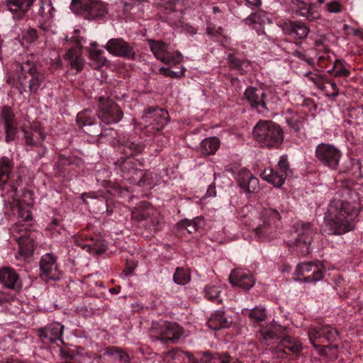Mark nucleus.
<instances>
[{"mask_svg":"<svg viewBox=\"0 0 363 363\" xmlns=\"http://www.w3.org/2000/svg\"><path fill=\"white\" fill-rule=\"evenodd\" d=\"M348 199L335 198L328 205L325 218L330 235H341L354 229L362 208L359 194L352 189H345Z\"/></svg>","mask_w":363,"mask_h":363,"instance_id":"f257e3e1","label":"nucleus"},{"mask_svg":"<svg viewBox=\"0 0 363 363\" xmlns=\"http://www.w3.org/2000/svg\"><path fill=\"white\" fill-rule=\"evenodd\" d=\"M6 213L16 216L19 220L10 228V233L18 243L21 251L28 253L33 250V240L30 239V230L23 222L31 220L32 215L28 206L19 199H14L6 204Z\"/></svg>","mask_w":363,"mask_h":363,"instance_id":"f03ea898","label":"nucleus"},{"mask_svg":"<svg viewBox=\"0 0 363 363\" xmlns=\"http://www.w3.org/2000/svg\"><path fill=\"white\" fill-rule=\"evenodd\" d=\"M280 220L281 216L277 209L263 208L258 216L250 221L248 226L259 240H269L276 235Z\"/></svg>","mask_w":363,"mask_h":363,"instance_id":"7ed1b4c3","label":"nucleus"},{"mask_svg":"<svg viewBox=\"0 0 363 363\" xmlns=\"http://www.w3.org/2000/svg\"><path fill=\"white\" fill-rule=\"evenodd\" d=\"M118 167L121 176L123 179L128 181L133 184L139 186H147L152 188L153 181L152 174L145 172L141 169L142 164L138 160L132 157H128L122 161L118 160L115 162Z\"/></svg>","mask_w":363,"mask_h":363,"instance_id":"20e7f679","label":"nucleus"},{"mask_svg":"<svg viewBox=\"0 0 363 363\" xmlns=\"http://www.w3.org/2000/svg\"><path fill=\"white\" fill-rule=\"evenodd\" d=\"M254 139L262 146L278 147L284 140V132L279 125L272 121L259 120L252 130Z\"/></svg>","mask_w":363,"mask_h":363,"instance_id":"39448f33","label":"nucleus"},{"mask_svg":"<svg viewBox=\"0 0 363 363\" xmlns=\"http://www.w3.org/2000/svg\"><path fill=\"white\" fill-rule=\"evenodd\" d=\"M15 69L20 72L18 80L20 87H18L20 94L26 91V87L28 85L30 94H36L45 81L44 74L38 70L36 65L30 60H27L23 63L15 64Z\"/></svg>","mask_w":363,"mask_h":363,"instance_id":"423d86ee","label":"nucleus"},{"mask_svg":"<svg viewBox=\"0 0 363 363\" xmlns=\"http://www.w3.org/2000/svg\"><path fill=\"white\" fill-rule=\"evenodd\" d=\"M70 9L89 20H100L108 13L107 5L100 0H72Z\"/></svg>","mask_w":363,"mask_h":363,"instance_id":"0eeeda50","label":"nucleus"},{"mask_svg":"<svg viewBox=\"0 0 363 363\" xmlns=\"http://www.w3.org/2000/svg\"><path fill=\"white\" fill-rule=\"evenodd\" d=\"M150 333L154 341L176 344L182 336L184 330L176 323L160 321L153 323Z\"/></svg>","mask_w":363,"mask_h":363,"instance_id":"6e6552de","label":"nucleus"},{"mask_svg":"<svg viewBox=\"0 0 363 363\" xmlns=\"http://www.w3.org/2000/svg\"><path fill=\"white\" fill-rule=\"evenodd\" d=\"M342 156L341 150L332 143H321L315 149L316 161L330 170H337L339 168Z\"/></svg>","mask_w":363,"mask_h":363,"instance_id":"1a4fd4ad","label":"nucleus"},{"mask_svg":"<svg viewBox=\"0 0 363 363\" xmlns=\"http://www.w3.org/2000/svg\"><path fill=\"white\" fill-rule=\"evenodd\" d=\"M296 237L294 240H290L289 246L293 250L305 256L311 252V244L314 235V231L309 223L298 222L295 225Z\"/></svg>","mask_w":363,"mask_h":363,"instance_id":"9d476101","label":"nucleus"},{"mask_svg":"<svg viewBox=\"0 0 363 363\" xmlns=\"http://www.w3.org/2000/svg\"><path fill=\"white\" fill-rule=\"evenodd\" d=\"M123 116L120 106L108 97L100 96L98 100L97 117L106 125L118 123Z\"/></svg>","mask_w":363,"mask_h":363,"instance_id":"9b49d317","label":"nucleus"},{"mask_svg":"<svg viewBox=\"0 0 363 363\" xmlns=\"http://www.w3.org/2000/svg\"><path fill=\"white\" fill-rule=\"evenodd\" d=\"M325 273V267L318 260L300 263L296 268V274L302 277L299 280L305 283L315 284L323 279Z\"/></svg>","mask_w":363,"mask_h":363,"instance_id":"f8f14e48","label":"nucleus"},{"mask_svg":"<svg viewBox=\"0 0 363 363\" xmlns=\"http://www.w3.org/2000/svg\"><path fill=\"white\" fill-rule=\"evenodd\" d=\"M307 334L311 344L333 342L338 340L339 333L330 325L321 323L311 325L308 328Z\"/></svg>","mask_w":363,"mask_h":363,"instance_id":"ddd939ff","label":"nucleus"},{"mask_svg":"<svg viewBox=\"0 0 363 363\" xmlns=\"http://www.w3.org/2000/svg\"><path fill=\"white\" fill-rule=\"evenodd\" d=\"M169 113L158 107H150L143 112L142 119L146 128H150L154 133L161 131L167 125Z\"/></svg>","mask_w":363,"mask_h":363,"instance_id":"4468645a","label":"nucleus"},{"mask_svg":"<svg viewBox=\"0 0 363 363\" xmlns=\"http://www.w3.org/2000/svg\"><path fill=\"white\" fill-rule=\"evenodd\" d=\"M149 43L151 51L157 60L171 65H175L182 62V54L177 51H169L167 45L163 42L151 40Z\"/></svg>","mask_w":363,"mask_h":363,"instance_id":"2eb2a0df","label":"nucleus"},{"mask_svg":"<svg viewBox=\"0 0 363 363\" xmlns=\"http://www.w3.org/2000/svg\"><path fill=\"white\" fill-rule=\"evenodd\" d=\"M40 276L45 281L58 280L61 272L57 264V257L52 253H46L40 258Z\"/></svg>","mask_w":363,"mask_h":363,"instance_id":"dca6fc26","label":"nucleus"},{"mask_svg":"<svg viewBox=\"0 0 363 363\" xmlns=\"http://www.w3.org/2000/svg\"><path fill=\"white\" fill-rule=\"evenodd\" d=\"M105 48L112 55L124 57L128 60H135V51L133 47L122 38L110 39Z\"/></svg>","mask_w":363,"mask_h":363,"instance_id":"f3484780","label":"nucleus"},{"mask_svg":"<svg viewBox=\"0 0 363 363\" xmlns=\"http://www.w3.org/2000/svg\"><path fill=\"white\" fill-rule=\"evenodd\" d=\"M229 281L233 286L240 288L245 291L250 289L255 283L252 274L246 269H237L231 272Z\"/></svg>","mask_w":363,"mask_h":363,"instance_id":"a211bd4d","label":"nucleus"},{"mask_svg":"<svg viewBox=\"0 0 363 363\" xmlns=\"http://www.w3.org/2000/svg\"><path fill=\"white\" fill-rule=\"evenodd\" d=\"M235 179L240 188L245 193H254L259 189L258 179L245 167L238 170Z\"/></svg>","mask_w":363,"mask_h":363,"instance_id":"6ab92c4d","label":"nucleus"},{"mask_svg":"<svg viewBox=\"0 0 363 363\" xmlns=\"http://www.w3.org/2000/svg\"><path fill=\"white\" fill-rule=\"evenodd\" d=\"M64 325L60 323H52L45 328L38 329V333L40 340L45 344H52L62 340Z\"/></svg>","mask_w":363,"mask_h":363,"instance_id":"aec40b11","label":"nucleus"},{"mask_svg":"<svg viewBox=\"0 0 363 363\" xmlns=\"http://www.w3.org/2000/svg\"><path fill=\"white\" fill-rule=\"evenodd\" d=\"M244 95L252 108H255L259 113H264L267 111L264 101L265 93L262 89L248 86Z\"/></svg>","mask_w":363,"mask_h":363,"instance_id":"412c9836","label":"nucleus"},{"mask_svg":"<svg viewBox=\"0 0 363 363\" xmlns=\"http://www.w3.org/2000/svg\"><path fill=\"white\" fill-rule=\"evenodd\" d=\"M286 331V328L281 325H272L262 328L259 332L258 338L262 344L269 345L284 337Z\"/></svg>","mask_w":363,"mask_h":363,"instance_id":"4be33fe9","label":"nucleus"},{"mask_svg":"<svg viewBox=\"0 0 363 363\" xmlns=\"http://www.w3.org/2000/svg\"><path fill=\"white\" fill-rule=\"evenodd\" d=\"M303 350L302 344L295 338L290 336L281 337L279 345L272 350L277 358H284L285 354L290 352L293 354H298Z\"/></svg>","mask_w":363,"mask_h":363,"instance_id":"5701e85b","label":"nucleus"},{"mask_svg":"<svg viewBox=\"0 0 363 363\" xmlns=\"http://www.w3.org/2000/svg\"><path fill=\"white\" fill-rule=\"evenodd\" d=\"M291 6L297 14L309 21H315L320 18V14L313 4H307L303 0H291Z\"/></svg>","mask_w":363,"mask_h":363,"instance_id":"b1692460","label":"nucleus"},{"mask_svg":"<svg viewBox=\"0 0 363 363\" xmlns=\"http://www.w3.org/2000/svg\"><path fill=\"white\" fill-rule=\"evenodd\" d=\"M1 118L4 125L6 142L13 141L17 134V123L12 109L9 106L2 108Z\"/></svg>","mask_w":363,"mask_h":363,"instance_id":"393cba45","label":"nucleus"},{"mask_svg":"<svg viewBox=\"0 0 363 363\" xmlns=\"http://www.w3.org/2000/svg\"><path fill=\"white\" fill-rule=\"evenodd\" d=\"M0 284L12 290L17 291L21 288V282L18 273L9 267L0 268Z\"/></svg>","mask_w":363,"mask_h":363,"instance_id":"a878e982","label":"nucleus"},{"mask_svg":"<svg viewBox=\"0 0 363 363\" xmlns=\"http://www.w3.org/2000/svg\"><path fill=\"white\" fill-rule=\"evenodd\" d=\"M284 32L286 35L293 36L297 41L296 45L301 43V40L307 37L309 28L305 23L301 21H289L284 25Z\"/></svg>","mask_w":363,"mask_h":363,"instance_id":"bb28decb","label":"nucleus"},{"mask_svg":"<svg viewBox=\"0 0 363 363\" xmlns=\"http://www.w3.org/2000/svg\"><path fill=\"white\" fill-rule=\"evenodd\" d=\"M35 0H6L9 11L17 18H22L33 6Z\"/></svg>","mask_w":363,"mask_h":363,"instance_id":"cd10ccee","label":"nucleus"},{"mask_svg":"<svg viewBox=\"0 0 363 363\" xmlns=\"http://www.w3.org/2000/svg\"><path fill=\"white\" fill-rule=\"evenodd\" d=\"M64 59L69 63L70 67L75 69L77 72L82 70L84 65V59L79 50L77 48L69 49L65 55Z\"/></svg>","mask_w":363,"mask_h":363,"instance_id":"c85d7f7f","label":"nucleus"},{"mask_svg":"<svg viewBox=\"0 0 363 363\" xmlns=\"http://www.w3.org/2000/svg\"><path fill=\"white\" fill-rule=\"evenodd\" d=\"M24 133V139L28 146H38L45 138L42 130L37 126H32L30 130L22 129Z\"/></svg>","mask_w":363,"mask_h":363,"instance_id":"c756f323","label":"nucleus"},{"mask_svg":"<svg viewBox=\"0 0 363 363\" xmlns=\"http://www.w3.org/2000/svg\"><path fill=\"white\" fill-rule=\"evenodd\" d=\"M104 355L106 360L110 363H128L130 360L127 352L116 347L106 348Z\"/></svg>","mask_w":363,"mask_h":363,"instance_id":"7c9ffc66","label":"nucleus"},{"mask_svg":"<svg viewBox=\"0 0 363 363\" xmlns=\"http://www.w3.org/2000/svg\"><path fill=\"white\" fill-rule=\"evenodd\" d=\"M261 178L272 184L274 187L279 188L285 182L286 179L283 175L279 174V172L275 168H265L260 174Z\"/></svg>","mask_w":363,"mask_h":363,"instance_id":"2f4dec72","label":"nucleus"},{"mask_svg":"<svg viewBox=\"0 0 363 363\" xmlns=\"http://www.w3.org/2000/svg\"><path fill=\"white\" fill-rule=\"evenodd\" d=\"M207 324L211 329L218 330L228 328L231 324V321L225 315L223 311H218L211 315Z\"/></svg>","mask_w":363,"mask_h":363,"instance_id":"473e14b6","label":"nucleus"},{"mask_svg":"<svg viewBox=\"0 0 363 363\" xmlns=\"http://www.w3.org/2000/svg\"><path fill=\"white\" fill-rule=\"evenodd\" d=\"M228 62L230 68L237 71L240 74H243L249 67V62L243 57H240L236 53L228 54Z\"/></svg>","mask_w":363,"mask_h":363,"instance_id":"72a5a7b5","label":"nucleus"},{"mask_svg":"<svg viewBox=\"0 0 363 363\" xmlns=\"http://www.w3.org/2000/svg\"><path fill=\"white\" fill-rule=\"evenodd\" d=\"M220 147V140L216 137H210L200 143V151L203 155H214Z\"/></svg>","mask_w":363,"mask_h":363,"instance_id":"f704fd0d","label":"nucleus"},{"mask_svg":"<svg viewBox=\"0 0 363 363\" xmlns=\"http://www.w3.org/2000/svg\"><path fill=\"white\" fill-rule=\"evenodd\" d=\"M97 113L90 109H85L77 114V123L79 127L92 125L96 121Z\"/></svg>","mask_w":363,"mask_h":363,"instance_id":"c9c22d12","label":"nucleus"},{"mask_svg":"<svg viewBox=\"0 0 363 363\" xmlns=\"http://www.w3.org/2000/svg\"><path fill=\"white\" fill-rule=\"evenodd\" d=\"M12 169L11 162L8 157H3L0 160V187L4 186L9 178Z\"/></svg>","mask_w":363,"mask_h":363,"instance_id":"e433bc0d","label":"nucleus"},{"mask_svg":"<svg viewBox=\"0 0 363 363\" xmlns=\"http://www.w3.org/2000/svg\"><path fill=\"white\" fill-rule=\"evenodd\" d=\"M184 359V351L179 349H173L163 354V360L166 363H183Z\"/></svg>","mask_w":363,"mask_h":363,"instance_id":"4c0bfd02","label":"nucleus"},{"mask_svg":"<svg viewBox=\"0 0 363 363\" xmlns=\"http://www.w3.org/2000/svg\"><path fill=\"white\" fill-rule=\"evenodd\" d=\"M89 58L91 60V65L95 69H99L105 65L106 59L104 56V51L96 49H91L89 50Z\"/></svg>","mask_w":363,"mask_h":363,"instance_id":"58836bf2","label":"nucleus"},{"mask_svg":"<svg viewBox=\"0 0 363 363\" xmlns=\"http://www.w3.org/2000/svg\"><path fill=\"white\" fill-rule=\"evenodd\" d=\"M40 6L38 14L45 20H50L54 16L55 8L52 6L51 0H40Z\"/></svg>","mask_w":363,"mask_h":363,"instance_id":"ea45409f","label":"nucleus"},{"mask_svg":"<svg viewBox=\"0 0 363 363\" xmlns=\"http://www.w3.org/2000/svg\"><path fill=\"white\" fill-rule=\"evenodd\" d=\"M276 169L279 172L280 174L284 176L285 179L291 177L293 174V171L290 167V164L286 155H282L280 157Z\"/></svg>","mask_w":363,"mask_h":363,"instance_id":"a19ab883","label":"nucleus"},{"mask_svg":"<svg viewBox=\"0 0 363 363\" xmlns=\"http://www.w3.org/2000/svg\"><path fill=\"white\" fill-rule=\"evenodd\" d=\"M81 247L87 252L95 254H101L104 252L106 249L104 241L101 239H97L95 242L91 240V243L84 244Z\"/></svg>","mask_w":363,"mask_h":363,"instance_id":"79ce46f5","label":"nucleus"},{"mask_svg":"<svg viewBox=\"0 0 363 363\" xmlns=\"http://www.w3.org/2000/svg\"><path fill=\"white\" fill-rule=\"evenodd\" d=\"M173 279L177 284L185 285L190 281V274L182 268H177L174 274Z\"/></svg>","mask_w":363,"mask_h":363,"instance_id":"37998d69","label":"nucleus"},{"mask_svg":"<svg viewBox=\"0 0 363 363\" xmlns=\"http://www.w3.org/2000/svg\"><path fill=\"white\" fill-rule=\"evenodd\" d=\"M220 293L218 287L213 285H207L204 288L205 296L209 300L220 303L221 299L220 298Z\"/></svg>","mask_w":363,"mask_h":363,"instance_id":"c03bdc74","label":"nucleus"},{"mask_svg":"<svg viewBox=\"0 0 363 363\" xmlns=\"http://www.w3.org/2000/svg\"><path fill=\"white\" fill-rule=\"evenodd\" d=\"M305 118L302 116L294 115L289 118H286L287 124L296 132H298L303 126Z\"/></svg>","mask_w":363,"mask_h":363,"instance_id":"a18cd8bd","label":"nucleus"},{"mask_svg":"<svg viewBox=\"0 0 363 363\" xmlns=\"http://www.w3.org/2000/svg\"><path fill=\"white\" fill-rule=\"evenodd\" d=\"M249 316L256 323H259L265 320L267 314L264 308L256 307L250 311Z\"/></svg>","mask_w":363,"mask_h":363,"instance_id":"49530a36","label":"nucleus"},{"mask_svg":"<svg viewBox=\"0 0 363 363\" xmlns=\"http://www.w3.org/2000/svg\"><path fill=\"white\" fill-rule=\"evenodd\" d=\"M38 38V31L35 28H28L23 32L22 40L26 43L31 44L35 42Z\"/></svg>","mask_w":363,"mask_h":363,"instance_id":"de8ad7c7","label":"nucleus"},{"mask_svg":"<svg viewBox=\"0 0 363 363\" xmlns=\"http://www.w3.org/2000/svg\"><path fill=\"white\" fill-rule=\"evenodd\" d=\"M334 68V76L336 77H348L350 74V70L343 66L342 62L340 60L335 61Z\"/></svg>","mask_w":363,"mask_h":363,"instance_id":"09e8293b","label":"nucleus"},{"mask_svg":"<svg viewBox=\"0 0 363 363\" xmlns=\"http://www.w3.org/2000/svg\"><path fill=\"white\" fill-rule=\"evenodd\" d=\"M200 223H201V219L199 217H197L191 220H184L183 225L186 228L187 231L189 233H192L194 232H196L198 230Z\"/></svg>","mask_w":363,"mask_h":363,"instance_id":"8fccbe9b","label":"nucleus"},{"mask_svg":"<svg viewBox=\"0 0 363 363\" xmlns=\"http://www.w3.org/2000/svg\"><path fill=\"white\" fill-rule=\"evenodd\" d=\"M214 357L218 359L219 363H242L238 359H235L226 352H216Z\"/></svg>","mask_w":363,"mask_h":363,"instance_id":"3c124183","label":"nucleus"},{"mask_svg":"<svg viewBox=\"0 0 363 363\" xmlns=\"http://www.w3.org/2000/svg\"><path fill=\"white\" fill-rule=\"evenodd\" d=\"M160 70L166 77H169L171 78H180L184 76L185 69L182 67L179 71H173L169 68L162 67Z\"/></svg>","mask_w":363,"mask_h":363,"instance_id":"603ef678","label":"nucleus"},{"mask_svg":"<svg viewBox=\"0 0 363 363\" xmlns=\"http://www.w3.org/2000/svg\"><path fill=\"white\" fill-rule=\"evenodd\" d=\"M325 7L327 11L330 13H338L342 11V5L337 1L328 3Z\"/></svg>","mask_w":363,"mask_h":363,"instance_id":"864d4df0","label":"nucleus"},{"mask_svg":"<svg viewBox=\"0 0 363 363\" xmlns=\"http://www.w3.org/2000/svg\"><path fill=\"white\" fill-rule=\"evenodd\" d=\"M313 347L318 351V354H320V355H327V349L328 348H330V349H332V348H334L335 350H337L338 348V346L337 345H328V346H323L317 342H315V344H312Z\"/></svg>","mask_w":363,"mask_h":363,"instance_id":"5fc2aeb1","label":"nucleus"},{"mask_svg":"<svg viewBox=\"0 0 363 363\" xmlns=\"http://www.w3.org/2000/svg\"><path fill=\"white\" fill-rule=\"evenodd\" d=\"M291 55L300 60L306 61L308 65H313V59L311 57H307L305 52L301 50H296L291 52Z\"/></svg>","mask_w":363,"mask_h":363,"instance_id":"6e6d98bb","label":"nucleus"},{"mask_svg":"<svg viewBox=\"0 0 363 363\" xmlns=\"http://www.w3.org/2000/svg\"><path fill=\"white\" fill-rule=\"evenodd\" d=\"M216 353L212 354L210 352H204L202 353V357L199 359V363H211V360H218L214 357Z\"/></svg>","mask_w":363,"mask_h":363,"instance_id":"4d7b16f0","label":"nucleus"},{"mask_svg":"<svg viewBox=\"0 0 363 363\" xmlns=\"http://www.w3.org/2000/svg\"><path fill=\"white\" fill-rule=\"evenodd\" d=\"M13 301V296L7 292L0 290V305L10 303Z\"/></svg>","mask_w":363,"mask_h":363,"instance_id":"13d9d810","label":"nucleus"},{"mask_svg":"<svg viewBox=\"0 0 363 363\" xmlns=\"http://www.w3.org/2000/svg\"><path fill=\"white\" fill-rule=\"evenodd\" d=\"M137 264L132 260H127L126 267L123 269V273L125 276H129L133 273Z\"/></svg>","mask_w":363,"mask_h":363,"instance_id":"bf43d9fd","label":"nucleus"},{"mask_svg":"<svg viewBox=\"0 0 363 363\" xmlns=\"http://www.w3.org/2000/svg\"><path fill=\"white\" fill-rule=\"evenodd\" d=\"M259 20L260 15L257 13H252L247 18H245V21L246 22L247 24H256L259 23Z\"/></svg>","mask_w":363,"mask_h":363,"instance_id":"052dcab7","label":"nucleus"},{"mask_svg":"<svg viewBox=\"0 0 363 363\" xmlns=\"http://www.w3.org/2000/svg\"><path fill=\"white\" fill-rule=\"evenodd\" d=\"M128 147L130 150V155H132L135 153L140 152L143 149V147L140 145H139L138 143H130L128 145Z\"/></svg>","mask_w":363,"mask_h":363,"instance_id":"680f3d73","label":"nucleus"},{"mask_svg":"<svg viewBox=\"0 0 363 363\" xmlns=\"http://www.w3.org/2000/svg\"><path fill=\"white\" fill-rule=\"evenodd\" d=\"M352 168L353 169H357L359 170V174L361 177H363V170H362V162L359 160H353L352 161Z\"/></svg>","mask_w":363,"mask_h":363,"instance_id":"e2e57ef3","label":"nucleus"},{"mask_svg":"<svg viewBox=\"0 0 363 363\" xmlns=\"http://www.w3.org/2000/svg\"><path fill=\"white\" fill-rule=\"evenodd\" d=\"M37 148V152L38 155V158L40 159L43 157L45 156V155L47 152L46 147L43 145V143H40V144H38V146H35Z\"/></svg>","mask_w":363,"mask_h":363,"instance_id":"0e129e2a","label":"nucleus"},{"mask_svg":"<svg viewBox=\"0 0 363 363\" xmlns=\"http://www.w3.org/2000/svg\"><path fill=\"white\" fill-rule=\"evenodd\" d=\"M326 83L330 84L331 89L333 90V92L331 94L330 96L332 97L337 96L339 93H338V89H337L336 84L334 82H331V81H327Z\"/></svg>","mask_w":363,"mask_h":363,"instance_id":"69168bd1","label":"nucleus"},{"mask_svg":"<svg viewBox=\"0 0 363 363\" xmlns=\"http://www.w3.org/2000/svg\"><path fill=\"white\" fill-rule=\"evenodd\" d=\"M184 353H185V357H187V359L190 363H199V359L194 357L189 352H184Z\"/></svg>","mask_w":363,"mask_h":363,"instance_id":"338daca9","label":"nucleus"},{"mask_svg":"<svg viewBox=\"0 0 363 363\" xmlns=\"http://www.w3.org/2000/svg\"><path fill=\"white\" fill-rule=\"evenodd\" d=\"M247 5L259 7L262 4L261 0H245Z\"/></svg>","mask_w":363,"mask_h":363,"instance_id":"774afa93","label":"nucleus"}]
</instances>
